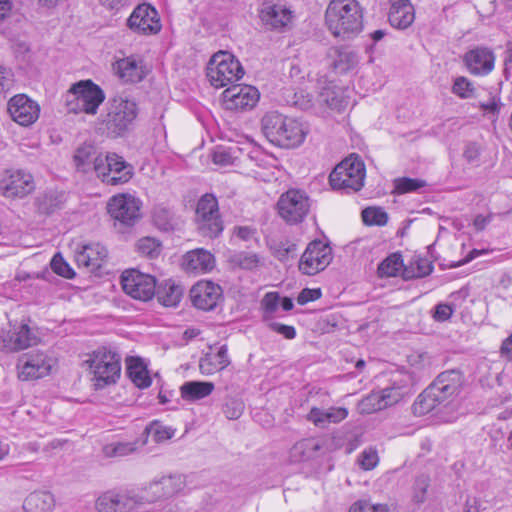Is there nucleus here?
<instances>
[{
    "mask_svg": "<svg viewBox=\"0 0 512 512\" xmlns=\"http://www.w3.org/2000/svg\"><path fill=\"white\" fill-rule=\"evenodd\" d=\"M261 129L269 142L282 148L300 146L309 132L306 123L277 111L267 112L262 117Z\"/></svg>",
    "mask_w": 512,
    "mask_h": 512,
    "instance_id": "1",
    "label": "nucleus"
},
{
    "mask_svg": "<svg viewBox=\"0 0 512 512\" xmlns=\"http://www.w3.org/2000/svg\"><path fill=\"white\" fill-rule=\"evenodd\" d=\"M329 31L342 39H348L362 29V11L356 0H331L326 10Z\"/></svg>",
    "mask_w": 512,
    "mask_h": 512,
    "instance_id": "2",
    "label": "nucleus"
},
{
    "mask_svg": "<svg viewBox=\"0 0 512 512\" xmlns=\"http://www.w3.org/2000/svg\"><path fill=\"white\" fill-rule=\"evenodd\" d=\"M104 100V91L92 80L74 83L64 95L67 111L75 114L95 115Z\"/></svg>",
    "mask_w": 512,
    "mask_h": 512,
    "instance_id": "3",
    "label": "nucleus"
},
{
    "mask_svg": "<svg viewBox=\"0 0 512 512\" xmlns=\"http://www.w3.org/2000/svg\"><path fill=\"white\" fill-rule=\"evenodd\" d=\"M85 363L94 376L96 389L115 384L120 377V355L110 348L100 347L94 350Z\"/></svg>",
    "mask_w": 512,
    "mask_h": 512,
    "instance_id": "4",
    "label": "nucleus"
},
{
    "mask_svg": "<svg viewBox=\"0 0 512 512\" xmlns=\"http://www.w3.org/2000/svg\"><path fill=\"white\" fill-rule=\"evenodd\" d=\"M57 367L58 359L54 352L48 349H32L22 354L16 364L18 378L22 381L45 378Z\"/></svg>",
    "mask_w": 512,
    "mask_h": 512,
    "instance_id": "5",
    "label": "nucleus"
},
{
    "mask_svg": "<svg viewBox=\"0 0 512 512\" xmlns=\"http://www.w3.org/2000/svg\"><path fill=\"white\" fill-rule=\"evenodd\" d=\"M244 74L238 59L227 51L215 53L209 60L206 75L210 84L222 88L240 80Z\"/></svg>",
    "mask_w": 512,
    "mask_h": 512,
    "instance_id": "6",
    "label": "nucleus"
},
{
    "mask_svg": "<svg viewBox=\"0 0 512 512\" xmlns=\"http://www.w3.org/2000/svg\"><path fill=\"white\" fill-rule=\"evenodd\" d=\"M365 175L363 161L358 156H350L340 162L330 173L329 183L334 190L357 192L364 185Z\"/></svg>",
    "mask_w": 512,
    "mask_h": 512,
    "instance_id": "7",
    "label": "nucleus"
},
{
    "mask_svg": "<svg viewBox=\"0 0 512 512\" xmlns=\"http://www.w3.org/2000/svg\"><path fill=\"white\" fill-rule=\"evenodd\" d=\"M97 512H145V498L142 493L108 490L95 501Z\"/></svg>",
    "mask_w": 512,
    "mask_h": 512,
    "instance_id": "8",
    "label": "nucleus"
},
{
    "mask_svg": "<svg viewBox=\"0 0 512 512\" xmlns=\"http://www.w3.org/2000/svg\"><path fill=\"white\" fill-rule=\"evenodd\" d=\"M138 109L134 100L114 98L104 120L108 132L117 137L123 135L137 117Z\"/></svg>",
    "mask_w": 512,
    "mask_h": 512,
    "instance_id": "9",
    "label": "nucleus"
},
{
    "mask_svg": "<svg viewBox=\"0 0 512 512\" xmlns=\"http://www.w3.org/2000/svg\"><path fill=\"white\" fill-rule=\"evenodd\" d=\"M197 228L202 236L215 238L223 230L218 202L212 194L203 195L196 207Z\"/></svg>",
    "mask_w": 512,
    "mask_h": 512,
    "instance_id": "10",
    "label": "nucleus"
},
{
    "mask_svg": "<svg viewBox=\"0 0 512 512\" xmlns=\"http://www.w3.org/2000/svg\"><path fill=\"white\" fill-rule=\"evenodd\" d=\"M310 207L308 195L298 189H290L283 193L277 202L280 217L289 224L302 222L308 215Z\"/></svg>",
    "mask_w": 512,
    "mask_h": 512,
    "instance_id": "11",
    "label": "nucleus"
},
{
    "mask_svg": "<svg viewBox=\"0 0 512 512\" xmlns=\"http://www.w3.org/2000/svg\"><path fill=\"white\" fill-rule=\"evenodd\" d=\"M186 488V477L182 474L164 475L149 482L142 490L146 507L156 501L168 499Z\"/></svg>",
    "mask_w": 512,
    "mask_h": 512,
    "instance_id": "12",
    "label": "nucleus"
},
{
    "mask_svg": "<svg viewBox=\"0 0 512 512\" xmlns=\"http://www.w3.org/2000/svg\"><path fill=\"white\" fill-rule=\"evenodd\" d=\"M133 174L132 165L116 153L104 155L97 168V177L103 183L112 186L127 183Z\"/></svg>",
    "mask_w": 512,
    "mask_h": 512,
    "instance_id": "13",
    "label": "nucleus"
},
{
    "mask_svg": "<svg viewBox=\"0 0 512 512\" xmlns=\"http://www.w3.org/2000/svg\"><path fill=\"white\" fill-rule=\"evenodd\" d=\"M142 202L129 193L114 195L107 204L110 216L125 226H133L141 217Z\"/></svg>",
    "mask_w": 512,
    "mask_h": 512,
    "instance_id": "14",
    "label": "nucleus"
},
{
    "mask_svg": "<svg viewBox=\"0 0 512 512\" xmlns=\"http://www.w3.org/2000/svg\"><path fill=\"white\" fill-rule=\"evenodd\" d=\"M121 284L127 295L140 301H148L155 295V278L136 269L124 271L121 275Z\"/></svg>",
    "mask_w": 512,
    "mask_h": 512,
    "instance_id": "15",
    "label": "nucleus"
},
{
    "mask_svg": "<svg viewBox=\"0 0 512 512\" xmlns=\"http://www.w3.org/2000/svg\"><path fill=\"white\" fill-rule=\"evenodd\" d=\"M332 260V249L322 241L309 243L299 261V270L305 275H315L323 271Z\"/></svg>",
    "mask_w": 512,
    "mask_h": 512,
    "instance_id": "16",
    "label": "nucleus"
},
{
    "mask_svg": "<svg viewBox=\"0 0 512 512\" xmlns=\"http://www.w3.org/2000/svg\"><path fill=\"white\" fill-rule=\"evenodd\" d=\"M457 394L458 393H456L454 390L442 384L441 381L435 379L417 397V400L413 404V411L416 415L427 414Z\"/></svg>",
    "mask_w": 512,
    "mask_h": 512,
    "instance_id": "17",
    "label": "nucleus"
},
{
    "mask_svg": "<svg viewBox=\"0 0 512 512\" xmlns=\"http://www.w3.org/2000/svg\"><path fill=\"white\" fill-rule=\"evenodd\" d=\"M405 386H391L380 391H373L358 404L361 413L371 414L398 403L406 394Z\"/></svg>",
    "mask_w": 512,
    "mask_h": 512,
    "instance_id": "18",
    "label": "nucleus"
},
{
    "mask_svg": "<svg viewBox=\"0 0 512 512\" xmlns=\"http://www.w3.org/2000/svg\"><path fill=\"white\" fill-rule=\"evenodd\" d=\"M127 26L135 33L143 35L156 34L161 30L158 12L150 4L138 5L129 18Z\"/></svg>",
    "mask_w": 512,
    "mask_h": 512,
    "instance_id": "19",
    "label": "nucleus"
},
{
    "mask_svg": "<svg viewBox=\"0 0 512 512\" xmlns=\"http://www.w3.org/2000/svg\"><path fill=\"white\" fill-rule=\"evenodd\" d=\"M113 70L122 82L131 84L143 81L149 73L144 58L139 54L118 59L113 64Z\"/></svg>",
    "mask_w": 512,
    "mask_h": 512,
    "instance_id": "20",
    "label": "nucleus"
},
{
    "mask_svg": "<svg viewBox=\"0 0 512 512\" xmlns=\"http://www.w3.org/2000/svg\"><path fill=\"white\" fill-rule=\"evenodd\" d=\"M222 99L228 110H247L257 104L259 92L250 85H232L223 91Z\"/></svg>",
    "mask_w": 512,
    "mask_h": 512,
    "instance_id": "21",
    "label": "nucleus"
},
{
    "mask_svg": "<svg viewBox=\"0 0 512 512\" xmlns=\"http://www.w3.org/2000/svg\"><path fill=\"white\" fill-rule=\"evenodd\" d=\"M8 112L13 121L27 127L38 119L40 107L37 102L31 100L28 96L18 94L9 100Z\"/></svg>",
    "mask_w": 512,
    "mask_h": 512,
    "instance_id": "22",
    "label": "nucleus"
},
{
    "mask_svg": "<svg viewBox=\"0 0 512 512\" xmlns=\"http://www.w3.org/2000/svg\"><path fill=\"white\" fill-rule=\"evenodd\" d=\"M292 11L285 5L266 1L260 10L263 25L270 30L285 31L292 22Z\"/></svg>",
    "mask_w": 512,
    "mask_h": 512,
    "instance_id": "23",
    "label": "nucleus"
},
{
    "mask_svg": "<svg viewBox=\"0 0 512 512\" xmlns=\"http://www.w3.org/2000/svg\"><path fill=\"white\" fill-rule=\"evenodd\" d=\"M30 173L23 170L11 171L0 181V191L6 197H25L34 190Z\"/></svg>",
    "mask_w": 512,
    "mask_h": 512,
    "instance_id": "24",
    "label": "nucleus"
},
{
    "mask_svg": "<svg viewBox=\"0 0 512 512\" xmlns=\"http://www.w3.org/2000/svg\"><path fill=\"white\" fill-rule=\"evenodd\" d=\"M193 305L204 311L213 310L222 298V289L210 281H200L190 290Z\"/></svg>",
    "mask_w": 512,
    "mask_h": 512,
    "instance_id": "25",
    "label": "nucleus"
},
{
    "mask_svg": "<svg viewBox=\"0 0 512 512\" xmlns=\"http://www.w3.org/2000/svg\"><path fill=\"white\" fill-rule=\"evenodd\" d=\"M464 62L471 74L484 76L493 70L495 55L489 48L476 47L464 55Z\"/></svg>",
    "mask_w": 512,
    "mask_h": 512,
    "instance_id": "26",
    "label": "nucleus"
},
{
    "mask_svg": "<svg viewBox=\"0 0 512 512\" xmlns=\"http://www.w3.org/2000/svg\"><path fill=\"white\" fill-rule=\"evenodd\" d=\"M107 257V250L99 243L85 244L77 248L75 261L79 267L94 272L102 267Z\"/></svg>",
    "mask_w": 512,
    "mask_h": 512,
    "instance_id": "27",
    "label": "nucleus"
},
{
    "mask_svg": "<svg viewBox=\"0 0 512 512\" xmlns=\"http://www.w3.org/2000/svg\"><path fill=\"white\" fill-rule=\"evenodd\" d=\"M388 20L398 29L408 28L415 19V9L411 0H388Z\"/></svg>",
    "mask_w": 512,
    "mask_h": 512,
    "instance_id": "28",
    "label": "nucleus"
},
{
    "mask_svg": "<svg viewBox=\"0 0 512 512\" xmlns=\"http://www.w3.org/2000/svg\"><path fill=\"white\" fill-rule=\"evenodd\" d=\"M182 265L187 272L206 273L215 267V258L209 251L198 248L184 255Z\"/></svg>",
    "mask_w": 512,
    "mask_h": 512,
    "instance_id": "29",
    "label": "nucleus"
},
{
    "mask_svg": "<svg viewBox=\"0 0 512 512\" xmlns=\"http://www.w3.org/2000/svg\"><path fill=\"white\" fill-rule=\"evenodd\" d=\"M323 444L313 438L303 439L295 443L288 454V461L291 464H300L311 461L320 455Z\"/></svg>",
    "mask_w": 512,
    "mask_h": 512,
    "instance_id": "30",
    "label": "nucleus"
},
{
    "mask_svg": "<svg viewBox=\"0 0 512 512\" xmlns=\"http://www.w3.org/2000/svg\"><path fill=\"white\" fill-rule=\"evenodd\" d=\"M103 156L95 146L84 144L75 151L73 161L78 171L83 173L94 171L97 174V168Z\"/></svg>",
    "mask_w": 512,
    "mask_h": 512,
    "instance_id": "31",
    "label": "nucleus"
},
{
    "mask_svg": "<svg viewBox=\"0 0 512 512\" xmlns=\"http://www.w3.org/2000/svg\"><path fill=\"white\" fill-rule=\"evenodd\" d=\"M3 342L9 351H19L36 344L37 338L31 332L29 326L23 324L17 329L9 331L4 337Z\"/></svg>",
    "mask_w": 512,
    "mask_h": 512,
    "instance_id": "32",
    "label": "nucleus"
},
{
    "mask_svg": "<svg viewBox=\"0 0 512 512\" xmlns=\"http://www.w3.org/2000/svg\"><path fill=\"white\" fill-rule=\"evenodd\" d=\"M348 415V411L343 407H330L321 409L317 407L311 408L307 415V419L315 426L325 427L329 423H339Z\"/></svg>",
    "mask_w": 512,
    "mask_h": 512,
    "instance_id": "33",
    "label": "nucleus"
},
{
    "mask_svg": "<svg viewBox=\"0 0 512 512\" xmlns=\"http://www.w3.org/2000/svg\"><path fill=\"white\" fill-rule=\"evenodd\" d=\"M126 370L129 379L140 389L148 388L151 385V377L147 365L140 357H128L126 359Z\"/></svg>",
    "mask_w": 512,
    "mask_h": 512,
    "instance_id": "34",
    "label": "nucleus"
},
{
    "mask_svg": "<svg viewBox=\"0 0 512 512\" xmlns=\"http://www.w3.org/2000/svg\"><path fill=\"white\" fill-rule=\"evenodd\" d=\"M331 66L338 74H344L354 69L358 62L357 54L349 48H334L330 52Z\"/></svg>",
    "mask_w": 512,
    "mask_h": 512,
    "instance_id": "35",
    "label": "nucleus"
},
{
    "mask_svg": "<svg viewBox=\"0 0 512 512\" xmlns=\"http://www.w3.org/2000/svg\"><path fill=\"white\" fill-rule=\"evenodd\" d=\"M230 364L228 351L225 345L221 346L217 353H208L199 361V369L204 375H211L223 370Z\"/></svg>",
    "mask_w": 512,
    "mask_h": 512,
    "instance_id": "36",
    "label": "nucleus"
},
{
    "mask_svg": "<svg viewBox=\"0 0 512 512\" xmlns=\"http://www.w3.org/2000/svg\"><path fill=\"white\" fill-rule=\"evenodd\" d=\"M214 384L206 381H187L180 387L182 399L189 402L204 399L214 391Z\"/></svg>",
    "mask_w": 512,
    "mask_h": 512,
    "instance_id": "37",
    "label": "nucleus"
},
{
    "mask_svg": "<svg viewBox=\"0 0 512 512\" xmlns=\"http://www.w3.org/2000/svg\"><path fill=\"white\" fill-rule=\"evenodd\" d=\"M345 92L342 87L328 85L320 92L319 101L333 110L341 111L349 104V98Z\"/></svg>",
    "mask_w": 512,
    "mask_h": 512,
    "instance_id": "38",
    "label": "nucleus"
},
{
    "mask_svg": "<svg viewBox=\"0 0 512 512\" xmlns=\"http://www.w3.org/2000/svg\"><path fill=\"white\" fill-rule=\"evenodd\" d=\"M55 500L50 492H33L27 496L23 508L25 512H51L54 508Z\"/></svg>",
    "mask_w": 512,
    "mask_h": 512,
    "instance_id": "39",
    "label": "nucleus"
},
{
    "mask_svg": "<svg viewBox=\"0 0 512 512\" xmlns=\"http://www.w3.org/2000/svg\"><path fill=\"white\" fill-rule=\"evenodd\" d=\"M183 291L180 285L167 280L158 287L157 291L155 290V294L163 306L176 307L183 296Z\"/></svg>",
    "mask_w": 512,
    "mask_h": 512,
    "instance_id": "40",
    "label": "nucleus"
},
{
    "mask_svg": "<svg viewBox=\"0 0 512 512\" xmlns=\"http://www.w3.org/2000/svg\"><path fill=\"white\" fill-rule=\"evenodd\" d=\"M403 269V261L401 255L393 253L384 259L378 266V274L380 277L397 276Z\"/></svg>",
    "mask_w": 512,
    "mask_h": 512,
    "instance_id": "41",
    "label": "nucleus"
},
{
    "mask_svg": "<svg viewBox=\"0 0 512 512\" xmlns=\"http://www.w3.org/2000/svg\"><path fill=\"white\" fill-rule=\"evenodd\" d=\"M144 432L151 435L154 442L161 443L171 439L175 435L176 429L154 420L146 426Z\"/></svg>",
    "mask_w": 512,
    "mask_h": 512,
    "instance_id": "42",
    "label": "nucleus"
},
{
    "mask_svg": "<svg viewBox=\"0 0 512 512\" xmlns=\"http://www.w3.org/2000/svg\"><path fill=\"white\" fill-rule=\"evenodd\" d=\"M136 247L141 255L151 259L157 258L162 250L161 243L152 237H145L138 240Z\"/></svg>",
    "mask_w": 512,
    "mask_h": 512,
    "instance_id": "43",
    "label": "nucleus"
},
{
    "mask_svg": "<svg viewBox=\"0 0 512 512\" xmlns=\"http://www.w3.org/2000/svg\"><path fill=\"white\" fill-rule=\"evenodd\" d=\"M232 263L245 270H253L263 265L262 259L253 252H240L234 255Z\"/></svg>",
    "mask_w": 512,
    "mask_h": 512,
    "instance_id": "44",
    "label": "nucleus"
},
{
    "mask_svg": "<svg viewBox=\"0 0 512 512\" xmlns=\"http://www.w3.org/2000/svg\"><path fill=\"white\" fill-rule=\"evenodd\" d=\"M136 449V442H117L104 446L103 452L107 457H123L133 453Z\"/></svg>",
    "mask_w": 512,
    "mask_h": 512,
    "instance_id": "45",
    "label": "nucleus"
},
{
    "mask_svg": "<svg viewBox=\"0 0 512 512\" xmlns=\"http://www.w3.org/2000/svg\"><path fill=\"white\" fill-rule=\"evenodd\" d=\"M362 220L366 225L383 226L388 221V214L380 207H367L362 211Z\"/></svg>",
    "mask_w": 512,
    "mask_h": 512,
    "instance_id": "46",
    "label": "nucleus"
},
{
    "mask_svg": "<svg viewBox=\"0 0 512 512\" xmlns=\"http://www.w3.org/2000/svg\"><path fill=\"white\" fill-rule=\"evenodd\" d=\"M436 380L441 381L442 384L459 393L463 385V375L459 370H447L440 373Z\"/></svg>",
    "mask_w": 512,
    "mask_h": 512,
    "instance_id": "47",
    "label": "nucleus"
},
{
    "mask_svg": "<svg viewBox=\"0 0 512 512\" xmlns=\"http://www.w3.org/2000/svg\"><path fill=\"white\" fill-rule=\"evenodd\" d=\"M426 185V182L421 179H413V178H398L394 180V193L397 194H405L410 192H415L420 188H423Z\"/></svg>",
    "mask_w": 512,
    "mask_h": 512,
    "instance_id": "48",
    "label": "nucleus"
},
{
    "mask_svg": "<svg viewBox=\"0 0 512 512\" xmlns=\"http://www.w3.org/2000/svg\"><path fill=\"white\" fill-rule=\"evenodd\" d=\"M413 265L415 266H413L411 270L404 268L402 274L404 279L425 277L429 275L433 270L432 264L425 259H419L415 261Z\"/></svg>",
    "mask_w": 512,
    "mask_h": 512,
    "instance_id": "49",
    "label": "nucleus"
},
{
    "mask_svg": "<svg viewBox=\"0 0 512 512\" xmlns=\"http://www.w3.org/2000/svg\"><path fill=\"white\" fill-rule=\"evenodd\" d=\"M357 462L363 470L369 471L374 469L379 463L377 450L373 447L364 449L359 454Z\"/></svg>",
    "mask_w": 512,
    "mask_h": 512,
    "instance_id": "50",
    "label": "nucleus"
},
{
    "mask_svg": "<svg viewBox=\"0 0 512 512\" xmlns=\"http://www.w3.org/2000/svg\"><path fill=\"white\" fill-rule=\"evenodd\" d=\"M273 254L278 260L286 262L297 256V245L290 241L280 242L275 246Z\"/></svg>",
    "mask_w": 512,
    "mask_h": 512,
    "instance_id": "51",
    "label": "nucleus"
},
{
    "mask_svg": "<svg viewBox=\"0 0 512 512\" xmlns=\"http://www.w3.org/2000/svg\"><path fill=\"white\" fill-rule=\"evenodd\" d=\"M245 405L241 399L229 398L223 406L224 415L230 420H236L243 414Z\"/></svg>",
    "mask_w": 512,
    "mask_h": 512,
    "instance_id": "52",
    "label": "nucleus"
},
{
    "mask_svg": "<svg viewBox=\"0 0 512 512\" xmlns=\"http://www.w3.org/2000/svg\"><path fill=\"white\" fill-rule=\"evenodd\" d=\"M452 92L460 98H470L474 94V86L466 77H457L454 81Z\"/></svg>",
    "mask_w": 512,
    "mask_h": 512,
    "instance_id": "53",
    "label": "nucleus"
},
{
    "mask_svg": "<svg viewBox=\"0 0 512 512\" xmlns=\"http://www.w3.org/2000/svg\"><path fill=\"white\" fill-rule=\"evenodd\" d=\"M52 270L65 278L71 279L74 276L73 269L69 266V264L63 259L60 254L54 255L51 261Z\"/></svg>",
    "mask_w": 512,
    "mask_h": 512,
    "instance_id": "54",
    "label": "nucleus"
},
{
    "mask_svg": "<svg viewBox=\"0 0 512 512\" xmlns=\"http://www.w3.org/2000/svg\"><path fill=\"white\" fill-rule=\"evenodd\" d=\"M63 201V194L50 192L45 194L40 202V209L46 213H52Z\"/></svg>",
    "mask_w": 512,
    "mask_h": 512,
    "instance_id": "55",
    "label": "nucleus"
},
{
    "mask_svg": "<svg viewBox=\"0 0 512 512\" xmlns=\"http://www.w3.org/2000/svg\"><path fill=\"white\" fill-rule=\"evenodd\" d=\"M279 303H280V296L276 292H269L264 296V298L262 300V306L264 309V318L265 319L272 317V315L277 310Z\"/></svg>",
    "mask_w": 512,
    "mask_h": 512,
    "instance_id": "56",
    "label": "nucleus"
},
{
    "mask_svg": "<svg viewBox=\"0 0 512 512\" xmlns=\"http://www.w3.org/2000/svg\"><path fill=\"white\" fill-rule=\"evenodd\" d=\"M481 147L476 142H469L463 150L464 159L473 166L480 165Z\"/></svg>",
    "mask_w": 512,
    "mask_h": 512,
    "instance_id": "57",
    "label": "nucleus"
},
{
    "mask_svg": "<svg viewBox=\"0 0 512 512\" xmlns=\"http://www.w3.org/2000/svg\"><path fill=\"white\" fill-rule=\"evenodd\" d=\"M428 487L429 478L427 476L422 475L416 479L413 495V498L416 502L421 503L424 501Z\"/></svg>",
    "mask_w": 512,
    "mask_h": 512,
    "instance_id": "58",
    "label": "nucleus"
},
{
    "mask_svg": "<svg viewBox=\"0 0 512 512\" xmlns=\"http://www.w3.org/2000/svg\"><path fill=\"white\" fill-rule=\"evenodd\" d=\"M408 362L416 369H424L430 366V357L426 352H413L408 356Z\"/></svg>",
    "mask_w": 512,
    "mask_h": 512,
    "instance_id": "59",
    "label": "nucleus"
},
{
    "mask_svg": "<svg viewBox=\"0 0 512 512\" xmlns=\"http://www.w3.org/2000/svg\"><path fill=\"white\" fill-rule=\"evenodd\" d=\"M321 290L319 288L317 289H310L305 288L303 289L298 297H297V303L300 305H305L308 302L315 301L321 297Z\"/></svg>",
    "mask_w": 512,
    "mask_h": 512,
    "instance_id": "60",
    "label": "nucleus"
},
{
    "mask_svg": "<svg viewBox=\"0 0 512 512\" xmlns=\"http://www.w3.org/2000/svg\"><path fill=\"white\" fill-rule=\"evenodd\" d=\"M212 160L217 165L226 166L232 163L233 157L227 149L219 147L213 152Z\"/></svg>",
    "mask_w": 512,
    "mask_h": 512,
    "instance_id": "61",
    "label": "nucleus"
},
{
    "mask_svg": "<svg viewBox=\"0 0 512 512\" xmlns=\"http://www.w3.org/2000/svg\"><path fill=\"white\" fill-rule=\"evenodd\" d=\"M271 330L283 335L286 339H294L296 337V330L293 326L281 324L278 322H271L269 324Z\"/></svg>",
    "mask_w": 512,
    "mask_h": 512,
    "instance_id": "62",
    "label": "nucleus"
},
{
    "mask_svg": "<svg viewBox=\"0 0 512 512\" xmlns=\"http://www.w3.org/2000/svg\"><path fill=\"white\" fill-rule=\"evenodd\" d=\"M453 313V309L448 304H438L435 307L434 319L437 321H446L448 320Z\"/></svg>",
    "mask_w": 512,
    "mask_h": 512,
    "instance_id": "63",
    "label": "nucleus"
},
{
    "mask_svg": "<svg viewBox=\"0 0 512 512\" xmlns=\"http://www.w3.org/2000/svg\"><path fill=\"white\" fill-rule=\"evenodd\" d=\"M374 507V504L366 500H359L351 505L349 512H373Z\"/></svg>",
    "mask_w": 512,
    "mask_h": 512,
    "instance_id": "64",
    "label": "nucleus"
}]
</instances>
